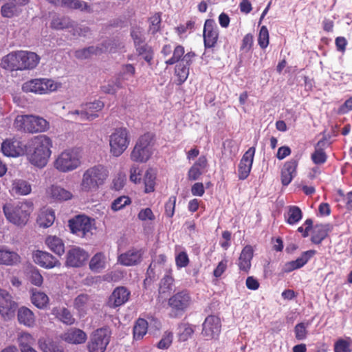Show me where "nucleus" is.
Masks as SVG:
<instances>
[{
    "label": "nucleus",
    "instance_id": "e2e57ef3",
    "mask_svg": "<svg viewBox=\"0 0 352 352\" xmlns=\"http://www.w3.org/2000/svg\"><path fill=\"white\" fill-rule=\"evenodd\" d=\"M161 16L160 14L156 13L150 18L149 32L154 34L160 29Z\"/></svg>",
    "mask_w": 352,
    "mask_h": 352
},
{
    "label": "nucleus",
    "instance_id": "393cba45",
    "mask_svg": "<svg viewBox=\"0 0 352 352\" xmlns=\"http://www.w3.org/2000/svg\"><path fill=\"white\" fill-rule=\"evenodd\" d=\"M47 193L52 199L56 201H67L73 197V195L69 190L57 185L50 186L47 189Z\"/></svg>",
    "mask_w": 352,
    "mask_h": 352
},
{
    "label": "nucleus",
    "instance_id": "7ed1b4c3",
    "mask_svg": "<svg viewBox=\"0 0 352 352\" xmlns=\"http://www.w3.org/2000/svg\"><path fill=\"white\" fill-rule=\"evenodd\" d=\"M6 219L18 226H25L29 221L33 211V204L30 201L7 203L3 207Z\"/></svg>",
    "mask_w": 352,
    "mask_h": 352
},
{
    "label": "nucleus",
    "instance_id": "de8ad7c7",
    "mask_svg": "<svg viewBox=\"0 0 352 352\" xmlns=\"http://www.w3.org/2000/svg\"><path fill=\"white\" fill-rule=\"evenodd\" d=\"M61 5L72 9H79L82 11L90 12V9L87 3L79 0H61Z\"/></svg>",
    "mask_w": 352,
    "mask_h": 352
},
{
    "label": "nucleus",
    "instance_id": "8fccbe9b",
    "mask_svg": "<svg viewBox=\"0 0 352 352\" xmlns=\"http://www.w3.org/2000/svg\"><path fill=\"white\" fill-rule=\"evenodd\" d=\"M173 340V333L170 331H166L161 340L157 344L159 349H168L172 344Z\"/></svg>",
    "mask_w": 352,
    "mask_h": 352
},
{
    "label": "nucleus",
    "instance_id": "49530a36",
    "mask_svg": "<svg viewBox=\"0 0 352 352\" xmlns=\"http://www.w3.org/2000/svg\"><path fill=\"white\" fill-rule=\"evenodd\" d=\"M18 306L13 300L9 293L3 289H0V308H14Z\"/></svg>",
    "mask_w": 352,
    "mask_h": 352
},
{
    "label": "nucleus",
    "instance_id": "052dcab7",
    "mask_svg": "<svg viewBox=\"0 0 352 352\" xmlns=\"http://www.w3.org/2000/svg\"><path fill=\"white\" fill-rule=\"evenodd\" d=\"M315 254L314 250L304 252L300 257L294 261L297 268L299 269L303 267Z\"/></svg>",
    "mask_w": 352,
    "mask_h": 352
},
{
    "label": "nucleus",
    "instance_id": "4be33fe9",
    "mask_svg": "<svg viewBox=\"0 0 352 352\" xmlns=\"http://www.w3.org/2000/svg\"><path fill=\"white\" fill-rule=\"evenodd\" d=\"M253 252L254 250L251 245H246L242 250L237 261V265L241 271L248 273L251 268Z\"/></svg>",
    "mask_w": 352,
    "mask_h": 352
},
{
    "label": "nucleus",
    "instance_id": "39448f33",
    "mask_svg": "<svg viewBox=\"0 0 352 352\" xmlns=\"http://www.w3.org/2000/svg\"><path fill=\"white\" fill-rule=\"evenodd\" d=\"M19 131L30 133H42L50 129V123L42 117L34 115H19L14 122Z\"/></svg>",
    "mask_w": 352,
    "mask_h": 352
},
{
    "label": "nucleus",
    "instance_id": "e433bc0d",
    "mask_svg": "<svg viewBox=\"0 0 352 352\" xmlns=\"http://www.w3.org/2000/svg\"><path fill=\"white\" fill-rule=\"evenodd\" d=\"M327 225H316L313 230V234L311 236V241L316 244H319L324 239L328 232Z\"/></svg>",
    "mask_w": 352,
    "mask_h": 352
},
{
    "label": "nucleus",
    "instance_id": "3c124183",
    "mask_svg": "<svg viewBox=\"0 0 352 352\" xmlns=\"http://www.w3.org/2000/svg\"><path fill=\"white\" fill-rule=\"evenodd\" d=\"M308 325H309L308 323L300 322V323H298L294 327V331L295 338L296 340H304L307 338V334H308V331H307Z\"/></svg>",
    "mask_w": 352,
    "mask_h": 352
},
{
    "label": "nucleus",
    "instance_id": "5fc2aeb1",
    "mask_svg": "<svg viewBox=\"0 0 352 352\" xmlns=\"http://www.w3.org/2000/svg\"><path fill=\"white\" fill-rule=\"evenodd\" d=\"M20 349H24L28 346H33L34 339L31 334L28 333H22L18 338Z\"/></svg>",
    "mask_w": 352,
    "mask_h": 352
},
{
    "label": "nucleus",
    "instance_id": "f03ea898",
    "mask_svg": "<svg viewBox=\"0 0 352 352\" xmlns=\"http://www.w3.org/2000/svg\"><path fill=\"white\" fill-rule=\"evenodd\" d=\"M108 175L109 171L103 165L98 164L89 167L82 175L79 186L80 191L86 193L96 191L103 185Z\"/></svg>",
    "mask_w": 352,
    "mask_h": 352
},
{
    "label": "nucleus",
    "instance_id": "20e7f679",
    "mask_svg": "<svg viewBox=\"0 0 352 352\" xmlns=\"http://www.w3.org/2000/svg\"><path fill=\"white\" fill-rule=\"evenodd\" d=\"M81 164L82 153L77 148L65 149L55 157L53 162L54 167L64 173L76 170Z\"/></svg>",
    "mask_w": 352,
    "mask_h": 352
},
{
    "label": "nucleus",
    "instance_id": "dca6fc26",
    "mask_svg": "<svg viewBox=\"0 0 352 352\" xmlns=\"http://www.w3.org/2000/svg\"><path fill=\"white\" fill-rule=\"evenodd\" d=\"M255 148L250 147L243 155L239 164V177L245 179L249 175L254 160Z\"/></svg>",
    "mask_w": 352,
    "mask_h": 352
},
{
    "label": "nucleus",
    "instance_id": "f3484780",
    "mask_svg": "<svg viewBox=\"0 0 352 352\" xmlns=\"http://www.w3.org/2000/svg\"><path fill=\"white\" fill-rule=\"evenodd\" d=\"M195 54L192 52H187L178 63L175 68V74L178 76L179 83L184 82L189 74V66L191 64Z\"/></svg>",
    "mask_w": 352,
    "mask_h": 352
},
{
    "label": "nucleus",
    "instance_id": "cd10ccee",
    "mask_svg": "<svg viewBox=\"0 0 352 352\" xmlns=\"http://www.w3.org/2000/svg\"><path fill=\"white\" fill-rule=\"evenodd\" d=\"M190 302V298L185 292H179L169 299V305L173 308H186Z\"/></svg>",
    "mask_w": 352,
    "mask_h": 352
},
{
    "label": "nucleus",
    "instance_id": "ea45409f",
    "mask_svg": "<svg viewBox=\"0 0 352 352\" xmlns=\"http://www.w3.org/2000/svg\"><path fill=\"white\" fill-rule=\"evenodd\" d=\"M156 174L153 169L146 171L144 177V192L149 193L155 190Z\"/></svg>",
    "mask_w": 352,
    "mask_h": 352
},
{
    "label": "nucleus",
    "instance_id": "6e6552de",
    "mask_svg": "<svg viewBox=\"0 0 352 352\" xmlns=\"http://www.w3.org/2000/svg\"><path fill=\"white\" fill-rule=\"evenodd\" d=\"M130 135L126 128L116 129L109 136L110 153L114 157L120 156L128 148Z\"/></svg>",
    "mask_w": 352,
    "mask_h": 352
},
{
    "label": "nucleus",
    "instance_id": "c756f323",
    "mask_svg": "<svg viewBox=\"0 0 352 352\" xmlns=\"http://www.w3.org/2000/svg\"><path fill=\"white\" fill-rule=\"evenodd\" d=\"M195 325L189 323L179 324L177 333L178 341L184 342L191 338L195 331Z\"/></svg>",
    "mask_w": 352,
    "mask_h": 352
},
{
    "label": "nucleus",
    "instance_id": "f704fd0d",
    "mask_svg": "<svg viewBox=\"0 0 352 352\" xmlns=\"http://www.w3.org/2000/svg\"><path fill=\"white\" fill-rule=\"evenodd\" d=\"M136 53L138 56H142L148 64H151L153 58V50L151 46L146 43L135 46Z\"/></svg>",
    "mask_w": 352,
    "mask_h": 352
},
{
    "label": "nucleus",
    "instance_id": "a211bd4d",
    "mask_svg": "<svg viewBox=\"0 0 352 352\" xmlns=\"http://www.w3.org/2000/svg\"><path fill=\"white\" fill-rule=\"evenodd\" d=\"M143 252L141 250L131 249L118 256V262L124 266H133L139 264L142 259Z\"/></svg>",
    "mask_w": 352,
    "mask_h": 352
},
{
    "label": "nucleus",
    "instance_id": "c9c22d12",
    "mask_svg": "<svg viewBox=\"0 0 352 352\" xmlns=\"http://www.w3.org/2000/svg\"><path fill=\"white\" fill-rule=\"evenodd\" d=\"M41 349L43 352H64L63 347L57 342L52 340H45L38 341Z\"/></svg>",
    "mask_w": 352,
    "mask_h": 352
},
{
    "label": "nucleus",
    "instance_id": "69168bd1",
    "mask_svg": "<svg viewBox=\"0 0 352 352\" xmlns=\"http://www.w3.org/2000/svg\"><path fill=\"white\" fill-rule=\"evenodd\" d=\"M253 36L251 34H247L242 40L241 50L244 52H250L253 45Z\"/></svg>",
    "mask_w": 352,
    "mask_h": 352
},
{
    "label": "nucleus",
    "instance_id": "774afa93",
    "mask_svg": "<svg viewBox=\"0 0 352 352\" xmlns=\"http://www.w3.org/2000/svg\"><path fill=\"white\" fill-rule=\"evenodd\" d=\"M130 180L135 183H140L141 181V170L138 166L133 165L130 169Z\"/></svg>",
    "mask_w": 352,
    "mask_h": 352
},
{
    "label": "nucleus",
    "instance_id": "c03bdc74",
    "mask_svg": "<svg viewBox=\"0 0 352 352\" xmlns=\"http://www.w3.org/2000/svg\"><path fill=\"white\" fill-rule=\"evenodd\" d=\"M121 88H122V81L120 77H117L114 80L101 87L102 91L108 94H115Z\"/></svg>",
    "mask_w": 352,
    "mask_h": 352
},
{
    "label": "nucleus",
    "instance_id": "aec40b11",
    "mask_svg": "<svg viewBox=\"0 0 352 352\" xmlns=\"http://www.w3.org/2000/svg\"><path fill=\"white\" fill-rule=\"evenodd\" d=\"M60 338L69 344H79L85 343L87 336L85 332L80 329L72 328L60 336Z\"/></svg>",
    "mask_w": 352,
    "mask_h": 352
},
{
    "label": "nucleus",
    "instance_id": "09e8293b",
    "mask_svg": "<svg viewBox=\"0 0 352 352\" xmlns=\"http://www.w3.org/2000/svg\"><path fill=\"white\" fill-rule=\"evenodd\" d=\"M174 279L173 278L169 275L166 274L164 277L161 280L159 292L160 294H168L173 289Z\"/></svg>",
    "mask_w": 352,
    "mask_h": 352
},
{
    "label": "nucleus",
    "instance_id": "2eb2a0df",
    "mask_svg": "<svg viewBox=\"0 0 352 352\" xmlns=\"http://www.w3.org/2000/svg\"><path fill=\"white\" fill-rule=\"evenodd\" d=\"M219 37L218 27L214 20L208 19L204 27V41L206 47H213Z\"/></svg>",
    "mask_w": 352,
    "mask_h": 352
},
{
    "label": "nucleus",
    "instance_id": "ddd939ff",
    "mask_svg": "<svg viewBox=\"0 0 352 352\" xmlns=\"http://www.w3.org/2000/svg\"><path fill=\"white\" fill-rule=\"evenodd\" d=\"M221 321L215 316H208L203 323L202 335L206 340H211L219 336L221 332Z\"/></svg>",
    "mask_w": 352,
    "mask_h": 352
},
{
    "label": "nucleus",
    "instance_id": "6e6d98bb",
    "mask_svg": "<svg viewBox=\"0 0 352 352\" xmlns=\"http://www.w3.org/2000/svg\"><path fill=\"white\" fill-rule=\"evenodd\" d=\"M56 314L58 315L59 320L65 324H72L75 319L69 309H56Z\"/></svg>",
    "mask_w": 352,
    "mask_h": 352
},
{
    "label": "nucleus",
    "instance_id": "338daca9",
    "mask_svg": "<svg viewBox=\"0 0 352 352\" xmlns=\"http://www.w3.org/2000/svg\"><path fill=\"white\" fill-rule=\"evenodd\" d=\"M30 280L36 286H41L43 281L42 275L36 269H34L30 272Z\"/></svg>",
    "mask_w": 352,
    "mask_h": 352
},
{
    "label": "nucleus",
    "instance_id": "b1692460",
    "mask_svg": "<svg viewBox=\"0 0 352 352\" xmlns=\"http://www.w3.org/2000/svg\"><path fill=\"white\" fill-rule=\"evenodd\" d=\"M297 166L298 162L296 160L288 161L284 164L281 170V182L284 186H287L296 175Z\"/></svg>",
    "mask_w": 352,
    "mask_h": 352
},
{
    "label": "nucleus",
    "instance_id": "a18cd8bd",
    "mask_svg": "<svg viewBox=\"0 0 352 352\" xmlns=\"http://www.w3.org/2000/svg\"><path fill=\"white\" fill-rule=\"evenodd\" d=\"M32 304L37 308H43L48 303V296L41 292H33L31 297Z\"/></svg>",
    "mask_w": 352,
    "mask_h": 352
},
{
    "label": "nucleus",
    "instance_id": "473e14b6",
    "mask_svg": "<svg viewBox=\"0 0 352 352\" xmlns=\"http://www.w3.org/2000/svg\"><path fill=\"white\" fill-rule=\"evenodd\" d=\"M12 190L17 195H27L32 191L31 184L23 179H15L12 183Z\"/></svg>",
    "mask_w": 352,
    "mask_h": 352
},
{
    "label": "nucleus",
    "instance_id": "bf43d9fd",
    "mask_svg": "<svg viewBox=\"0 0 352 352\" xmlns=\"http://www.w3.org/2000/svg\"><path fill=\"white\" fill-rule=\"evenodd\" d=\"M98 49L94 46L87 48H83L75 52V57L78 59H86L89 58L92 54H97Z\"/></svg>",
    "mask_w": 352,
    "mask_h": 352
},
{
    "label": "nucleus",
    "instance_id": "2f4dec72",
    "mask_svg": "<svg viewBox=\"0 0 352 352\" xmlns=\"http://www.w3.org/2000/svg\"><path fill=\"white\" fill-rule=\"evenodd\" d=\"M83 107L85 111L93 116L91 118H87V121H91L98 117V112L103 109L104 103L102 101L96 100L93 102L83 104Z\"/></svg>",
    "mask_w": 352,
    "mask_h": 352
},
{
    "label": "nucleus",
    "instance_id": "0eeeda50",
    "mask_svg": "<svg viewBox=\"0 0 352 352\" xmlns=\"http://www.w3.org/2000/svg\"><path fill=\"white\" fill-rule=\"evenodd\" d=\"M152 135L146 133L139 138L131 153V160L144 163L148 160L153 153Z\"/></svg>",
    "mask_w": 352,
    "mask_h": 352
},
{
    "label": "nucleus",
    "instance_id": "6ab92c4d",
    "mask_svg": "<svg viewBox=\"0 0 352 352\" xmlns=\"http://www.w3.org/2000/svg\"><path fill=\"white\" fill-rule=\"evenodd\" d=\"M21 71L34 69L40 61V57L36 53L29 51H19Z\"/></svg>",
    "mask_w": 352,
    "mask_h": 352
},
{
    "label": "nucleus",
    "instance_id": "f8f14e48",
    "mask_svg": "<svg viewBox=\"0 0 352 352\" xmlns=\"http://www.w3.org/2000/svg\"><path fill=\"white\" fill-rule=\"evenodd\" d=\"M88 258L89 254L84 249L73 246L66 253L65 265L67 267H79L85 263Z\"/></svg>",
    "mask_w": 352,
    "mask_h": 352
},
{
    "label": "nucleus",
    "instance_id": "a19ab883",
    "mask_svg": "<svg viewBox=\"0 0 352 352\" xmlns=\"http://www.w3.org/2000/svg\"><path fill=\"white\" fill-rule=\"evenodd\" d=\"M333 351L334 352H352V339L350 337L338 339L334 343Z\"/></svg>",
    "mask_w": 352,
    "mask_h": 352
},
{
    "label": "nucleus",
    "instance_id": "37998d69",
    "mask_svg": "<svg viewBox=\"0 0 352 352\" xmlns=\"http://www.w3.org/2000/svg\"><path fill=\"white\" fill-rule=\"evenodd\" d=\"M105 267V256L102 253H97L91 259L89 267L91 270L99 272Z\"/></svg>",
    "mask_w": 352,
    "mask_h": 352
},
{
    "label": "nucleus",
    "instance_id": "603ef678",
    "mask_svg": "<svg viewBox=\"0 0 352 352\" xmlns=\"http://www.w3.org/2000/svg\"><path fill=\"white\" fill-rule=\"evenodd\" d=\"M185 54L184 47L182 45H177L173 50V56L166 60V63L167 65H173L176 63H179Z\"/></svg>",
    "mask_w": 352,
    "mask_h": 352
},
{
    "label": "nucleus",
    "instance_id": "423d86ee",
    "mask_svg": "<svg viewBox=\"0 0 352 352\" xmlns=\"http://www.w3.org/2000/svg\"><path fill=\"white\" fill-rule=\"evenodd\" d=\"M62 87L60 82L46 78H34L24 82L22 89L25 92H32L36 94H47L55 91Z\"/></svg>",
    "mask_w": 352,
    "mask_h": 352
},
{
    "label": "nucleus",
    "instance_id": "79ce46f5",
    "mask_svg": "<svg viewBox=\"0 0 352 352\" xmlns=\"http://www.w3.org/2000/svg\"><path fill=\"white\" fill-rule=\"evenodd\" d=\"M18 319L20 323L31 327L34 323V315L31 309H19Z\"/></svg>",
    "mask_w": 352,
    "mask_h": 352
},
{
    "label": "nucleus",
    "instance_id": "1a4fd4ad",
    "mask_svg": "<svg viewBox=\"0 0 352 352\" xmlns=\"http://www.w3.org/2000/svg\"><path fill=\"white\" fill-rule=\"evenodd\" d=\"M72 233L81 238H89L96 228L94 220L85 215H78L69 221Z\"/></svg>",
    "mask_w": 352,
    "mask_h": 352
},
{
    "label": "nucleus",
    "instance_id": "0e129e2a",
    "mask_svg": "<svg viewBox=\"0 0 352 352\" xmlns=\"http://www.w3.org/2000/svg\"><path fill=\"white\" fill-rule=\"evenodd\" d=\"M311 160L316 164H321L326 162L327 155L322 149L315 148V151L311 155Z\"/></svg>",
    "mask_w": 352,
    "mask_h": 352
},
{
    "label": "nucleus",
    "instance_id": "7c9ffc66",
    "mask_svg": "<svg viewBox=\"0 0 352 352\" xmlns=\"http://www.w3.org/2000/svg\"><path fill=\"white\" fill-rule=\"evenodd\" d=\"M148 330V322L143 318H138L133 327V335L135 340H142L146 334Z\"/></svg>",
    "mask_w": 352,
    "mask_h": 352
},
{
    "label": "nucleus",
    "instance_id": "9b49d317",
    "mask_svg": "<svg viewBox=\"0 0 352 352\" xmlns=\"http://www.w3.org/2000/svg\"><path fill=\"white\" fill-rule=\"evenodd\" d=\"M1 151L4 155L18 157L26 155L27 144L20 138H12L5 140L1 144Z\"/></svg>",
    "mask_w": 352,
    "mask_h": 352
},
{
    "label": "nucleus",
    "instance_id": "a878e982",
    "mask_svg": "<svg viewBox=\"0 0 352 352\" xmlns=\"http://www.w3.org/2000/svg\"><path fill=\"white\" fill-rule=\"evenodd\" d=\"M20 261L21 257L16 252L0 248V264L12 265Z\"/></svg>",
    "mask_w": 352,
    "mask_h": 352
},
{
    "label": "nucleus",
    "instance_id": "5701e85b",
    "mask_svg": "<svg viewBox=\"0 0 352 352\" xmlns=\"http://www.w3.org/2000/svg\"><path fill=\"white\" fill-rule=\"evenodd\" d=\"M19 57V51L10 52L2 58L1 66L10 71L21 70V60Z\"/></svg>",
    "mask_w": 352,
    "mask_h": 352
},
{
    "label": "nucleus",
    "instance_id": "680f3d73",
    "mask_svg": "<svg viewBox=\"0 0 352 352\" xmlns=\"http://www.w3.org/2000/svg\"><path fill=\"white\" fill-rule=\"evenodd\" d=\"M131 37L133 40L134 46L145 43L144 37V30L136 27L132 29L131 32Z\"/></svg>",
    "mask_w": 352,
    "mask_h": 352
},
{
    "label": "nucleus",
    "instance_id": "4468645a",
    "mask_svg": "<svg viewBox=\"0 0 352 352\" xmlns=\"http://www.w3.org/2000/svg\"><path fill=\"white\" fill-rule=\"evenodd\" d=\"M32 259L36 264L46 269L60 266V263L57 258L45 251L36 250L33 252Z\"/></svg>",
    "mask_w": 352,
    "mask_h": 352
},
{
    "label": "nucleus",
    "instance_id": "c85d7f7f",
    "mask_svg": "<svg viewBox=\"0 0 352 352\" xmlns=\"http://www.w3.org/2000/svg\"><path fill=\"white\" fill-rule=\"evenodd\" d=\"M48 248L54 253L61 256L65 252V244L63 240L56 236H49L45 239Z\"/></svg>",
    "mask_w": 352,
    "mask_h": 352
},
{
    "label": "nucleus",
    "instance_id": "58836bf2",
    "mask_svg": "<svg viewBox=\"0 0 352 352\" xmlns=\"http://www.w3.org/2000/svg\"><path fill=\"white\" fill-rule=\"evenodd\" d=\"M51 26L56 30L72 28L74 27V21H72L69 17L56 16L52 19Z\"/></svg>",
    "mask_w": 352,
    "mask_h": 352
},
{
    "label": "nucleus",
    "instance_id": "864d4df0",
    "mask_svg": "<svg viewBox=\"0 0 352 352\" xmlns=\"http://www.w3.org/2000/svg\"><path fill=\"white\" fill-rule=\"evenodd\" d=\"M131 199L127 196H120L111 204V208L113 211H118L131 204Z\"/></svg>",
    "mask_w": 352,
    "mask_h": 352
},
{
    "label": "nucleus",
    "instance_id": "72a5a7b5",
    "mask_svg": "<svg viewBox=\"0 0 352 352\" xmlns=\"http://www.w3.org/2000/svg\"><path fill=\"white\" fill-rule=\"evenodd\" d=\"M20 13L19 8L12 1L6 0L1 8V14L4 18H12Z\"/></svg>",
    "mask_w": 352,
    "mask_h": 352
},
{
    "label": "nucleus",
    "instance_id": "bb28decb",
    "mask_svg": "<svg viewBox=\"0 0 352 352\" xmlns=\"http://www.w3.org/2000/svg\"><path fill=\"white\" fill-rule=\"evenodd\" d=\"M55 220L54 211L52 209L44 208L41 210L38 218L37 223L40 227L49 228Z\"/></svg>",
    "mask_w": 352,
    "mask_h": 352
},
{
    "label": "nucleus",
    "instance_id": "4c0bfd02",
    "mask_svg": "<svg viewBox=\"0 0 352 352\" xmlns=\"http://www.w3.org/2000/svg\"><path fill=\"white\" fill-rule=\"evenodd\" d=\"M302 217V211L298 206H291L288 207L287 212L285 214V218L289 224L293 225L298 223Z\"/></svg>",
    "mask_w": 352,
    "mask_h": 352
},
{
    "label": "nucleus",
    "instance_id": "4d7b16f0",
    "mask_svg": "<svg viewBox=\"0 0 352 352\" xmlns=\"http://www.w3.org/2000/svg\"><path fill=\"white\" fill-rule=\"evenodd\" d=\"M68 116H71L75 120H80L81 121H86L87 118H91L93 116L85 111L83 104L80 106V109L70 111L67 113Z\"/></svg>",
    "mask_w": 352,
    "mask_h": 352
},
{
    "label": "nucleus",
    "instance_id": "9d476101",
    "mask_svg": "<svg viewBox=\"0 0 352 352\" xmlns=\"http://www.w3.org/2000/svg\"><path fill=\"white\" fill-rule=\"evenodd\" d=\"M111 331L108 328L97 329L88 344L89 352H104L109 343Z\"/></svg>",
    "mask_w": 352,
    "mask_h": 352
},
{
    "label": "nucleus",
    "instance_id": "f257e3e1",
    "mask_svg": "<svg viewBox=\"0 0 352 352\" xmlns=\"http://www.w3.org/2000/svg\"><path fill=\"white\" fill-rule=\"evenodd\" d=\"M52 140L47 135L33 137L27 144L26 156L28 161L36 167H45L52 155Z\"/></svg>",
    "mask_w": 352,
    "mask_h": 352
},
{
    "label": "nucleus",
    "instance_id": "412c9836",
    "mask_svg": "<svg viewBox=\"0 0 352 352\" xmlns=\"http://www.w3.org/2000/svg\"><path fill=\"white\" fill-rule=\"evenodd\" d=\"M130 292L124 287H116L109 298V306L120 307L129 298Z\"/></svg>",
    "mask_w": 352,
    "mask_h": 352
},
{
    "label": "nucleus",
    "instance_id": "13d9d810",
    "mask_svg": "<svg viewBox=\"0 0 352 352\" xmlns=\"http://www.w3.org/2000/svg\"><path fill=\"white\" fill-rule=\"evenodd\" d=\"M258 43L262 49H265L269 45V32L266 26H262L258 34Z\"/></svg>",
    "mask_w": 352,
    "mask_h": 352
}]
</instances>
